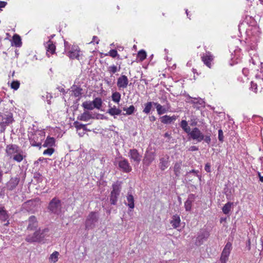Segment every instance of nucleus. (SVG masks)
I'll use <instances>...</instances> for the list:
<instances>
[{
  "label": "nucleus",
  "instance_id": "nucleus-22",
  "mask_svg": "<svg viewBox=\"0 0 263 263\" xmlns=\"http://www.w3.org/2000/svg\"><path fill=\"white\" fill-rule=\"evenodd\" d=\"M195 199V196L193 194H190L188 196L187 199L184 203V207L186 211H190L192 209V204Z\"/></svg>",
  "mask_w": 263,
  "mask_h": 263
},
{
  "label": "nucleus",
  "instance_id": "nucleus-31",
  "mask_svg": "<svg viewBox=\"0 0 263 263\" xmlns=\"http://www.w3.org/2000/svg\"><path fill=\"white\" fill-rule=\"evenodd\" d=\"M55 143V139L53 137H48L44 143L43 145V146L44 147H51L54 145Z\"/></svg>",
  "mask_w": 263,
  "mask_h": 263
},
{
  "label": "nucleus",
  "instance_id": "nucleus-18",
  "mask_svg": "<svg viewBox=\"0 0 263 263\" xmlns=\"http://www.w3.org/2000/svg\"><path fill=\"white\" fill-rule=\"evenodd\" d=\"M155 155L154 152L147 151L143 160V163L147 166L149 165L155 159Z\"/></svg>",
  "mask_w": 263,
  "mask_h": 263
},
{
  "label": "nucleus",
  "instance_id": "nucleus-1",
  "mask_svg": "<svg viewBox=\"0 0 263 263\" xmlns=\"http://www.w3.org/2000/svg\"><path fill=\"white\" fill-rule=\"evenodd\" d=\"M5 151L8 157L18 163L26 158L25 153L16 144L7 145Z\"/></svg>",
  "mask_w": 263,
  "mask_h": 263
},
{
  "label": "nucleus",
  "instance_id": "nucleus-9",
  "mask_svg": "<svg viewBox=\"0 0 263 263\" xmlns=\"http://www.w3.org/2000/svg\"><path fill=\"white\" fill-rule=\"evenodd\" d=\"M39 204V200H30L24 203L23 208L28 212L34 213L37 210Z\"/></svg>",
  "mask_w": 263,
  "mask_h": 263
},
{
  "label": "nucleus",
  "instance_id": "nucleus-25",
  "mask_svg": "<svg viewBox=\"0 0 263 263\" xmlns=\"http://www.w3.org/2000/svg\"><path fill=\"white\" fill-rule=\"evenodd\" d=\"M126 200L127 202L125 204L131 209L130 211H132L135 207L134 198L133 196L129 193H128L126 196Z\"/></svg>",
  "mask_w": 263,
  "mask_h": 263
},
{
  "label": "nucleus",
  "instance_id": "nucleus-50",
  "mask_svg": "<svg viewBox=\"0 0 263 263\" xmlns=\"http://www.w3.org/2000/svg\"><path fill=\"white\" fill-rule=\"evenodd\" d=\"M250 89L254 92H256L257 91V84L256 83H253V82H251Z\"/></svg>",
  "mask_w": 263,
  "mask_h": 263
},
{
  "label": "nucleus",
  "instance_id": "nucleus-29",
  "mask_svg": "<svg viewBox=\"0 0 263 263\" xmlns=\"http://www.w3.org/2000/svg\"><path fill=\"white\" fill-rule=\"evenodd\" d=\"M40 136L41 137L40 140H35V137H37V135H36L35 136L33 137L32 138L30 139V142L31 145L34 146H37V147H40L42 145V141L43 140V136L40 134Z\"/></svg>",
  "mask_w": 263,
  "mask_h": 263
},
{
  "label": "nucleus",
  "instance_id": "nucleus-4",
  "mask_svg": "<svg viewBox=\"0 0 263 263\" xmlns=\"http://www.w3.org/2000/svg\"><path fill=\"white\" fill-rule=\"evenodd\" d=\"M98 221V215L95 212H90L87 216L85 225L86 230L92 229Z\"/></svg>",
  "mask_w": 263,
  "mask_h": 263
},
{
  "label": "nucleus",
  "instance_id": "nucleus-48",
  "mask_svg": "<svg viewBox=\"0 0 263 263\" xmlns=\"http://www.w3.org/2000/svg\"><path fill=\"white\" fill-rule=\"evenodd\" d=\"M19 86H20V83L18 81H14L11 83V87L12 88H13L14 90H17L19 88Z\"/></svg>",
  "mask_w": 263,
  "mask_h": 263
},
{
  "label": "nucleus",
  "instance_id": "nucleus-2",
  "mask_svg": "<svg viewBox=\"0 0 263 263\" xmlns=\"http://www.w3.org/2000/svg\"><path fill=\"white\" fill-rule=\"evenodd\" d=\"M64 46V52L70 59L80 60V58L82 57L83 54L80 48L77 45L71 46L67 42L65 41Z\"/></svg>",
  "mask_w": 263,
  "mask_h": 263
},
{
  "label": "nucleus",
  "instance_id": "nucleus-6",
  "mask_svg": "<svg viewBox=\"0 0 263 263\" xmlns=\"http://www.w3.org/2000/svg\"><path fill=\"white\" fill-rule=\"evenodd\" d=\"M48 209L52 213L59 214L61 210V201L57 198H53L49 202Z\"/></svg>",
  "mask_w": 263,
  "mask_h": 263
},
{
  "label": "nucleus",
  "instance_id": "nucleus-5",
  "mask_svg": "<svg viewBox=\"0 0 263 263\" xmlns=\"http://www.w3.org/2000/svg\"><path fill=\"white\" fill-rule=\"evenodd\" d=\"M112 190L110 193V201L112 205L117 203L118 197L121 191V186L118 183H114L112 185Z\"/></svg>",
  "mask_w": 263,
  "mask_h": 263
},
{
  "label": "nucleus",
  "instance_id": "nucleus-46",
  "mask_svg": "<svg viewBox=\"0 0 263 263\" xmlns=\"http://www.w3.org/2000/svg\"><path fill=\"white\" fill-rule=\"evenodd\" d=\"M3 167L5 169V173L9 172L12 168V166L9 162H7L6 164H4Z\"/></svg>",
  "mask_w": 263,
  "mask_h": 263
},
{
  "label": "nucleus",
  "instance_id": "nucleus-11",
  "mask_svg": "<svg viewBox=\"0 0 263 263\" xmlns=\"http://www.w3.org/2000/svg\"><path fill=\"white\" fill-rule=\"evenodd\" d=\"M191 100L189 102L190 103L193 105V107L197 109H199L201 108H204L205 107L204 101L200 98H192L189 97Z\"/></svg>",
  "mask_w": 263,
  "mask_h": 263
},
{
  "label": "nucleus",
  "instance_id": "nucleus-28",
  "mask_svg": "<svg viewBox=\"0 0 263 263\" xmlns=\"http://www.w3.org/2000/svg\"><path fill=\"white\" fill-rule=\"evenodd\" d=\"M181 166H182V161H179L178 162H176L174 164V173L177 177H179L181 174Z\"/></svg>",
  "mask_w": 263,
  "mask_h": 263
},
{
  "label": "nucleus",
  "instance_id": "nucleus-42",
  "mask_svg": "<svg viewBox=\"0 0 263 263\" xmlns=\"http://www.w3.org/2000/svg\"><path fill=\"white\" fill-rule=\"evenodd\" d=\"M123 110L126 111L125 114H124L123 115H132L135 111V107L134 105H130L128 108H123Z\"/></svg>",
  "mask_w": 263,
  "mask_h": 263
},
{
  "label": "nucleus",
  "instance_id": "nucleus-32",
  "mask_svg": "<svg viewBox=\"0 0 263 263\" xmlns=\"http://www.w3.org/2000/svg\"><path fill=\"white\" fill-rule=\"evenodd\" d=\"M91 118L92 116L91 114H90L88 111H84L78 117V119L80 120L86 122L88 121Z\"/></svg>",
  "mask_w": 263,
  "mask_h": 263
},
{
  "label": "nucleus",
  "instance_id": "nucleus-15",
  "mask_svg": "<svg viewBox=\"0 0 263 263\" xmlns=\"http://www.w3.org/2000/svg\"><path fill=\"white\" fill-rule=\"evenodd\" d=\"M25 240L29 243L40 242L41 237L39 236V231H36L32 234L28 235Z\"/></svg>",
  "mask_w": 263,
  "mask_h": 263
},
{
  "label": "nucleus",
  "instance_id": "nucleus-20",
  "mask_svg": "<svg viewBox=\"0 0 263 263\" xmlns=\"http://www.w3.org/2000/svg\"><path fill=\"white\" fill-rule=\"evenodd\" d=\"M20 181L18 177L11 178L7 183V187L9 190H12L16 187Z\"/></svg>",
  "mask_w": 263,
  "mask_h": 263
},
{
  "label": "nucleus",
  "instance_id": "nucleus-53",
  "mask_svg": "<svg viewBox=\"0 0 263 263\" xmlns=\"http://www.w3.org/2000/svg\"><path fill=\"white\" fill-rule=\"evenodd\" d=\"M52 98V96L51 94L46 92V100L48 103V104H50V99Z\"/></svg>",
  "mask_w": 263,
  "mask_h": 263
},
{
  "label": "nucleus",
  "instance_id": "nucleus-57",
  "mask_svg": "<svg viewBox=\"0 0 263 263\" xmlns=\"http://www.w3.org/2000/svg\"><path fill=\"white\" fill-rule=\"evenodd\" d=\"M7 4V3L4 1H0V8H4Z\"/></svg>",
  "mask_w": 263,
  "mask_h": 263
},
{
  "label": "nucleus",
  "instance_id": "nucleus-30",
  "mask_svg": "<svg viewBox=\"0 0 263 263\" xmlns=\"http://www.w3.org/2000/svg\"><path fill=\"white\" fill-rule=\"evenodd\" d=\"M233 203L231 202H228L226 204L224 205L223 206L222 210V212L228 215L230 213V211L232 209Z\"/></svg>",
  "mask_w": 263,
  "mask_h": 263
},
{
  "label": "nucleus",
  "instance_id": "nucleus-7",
  "mask_svg": "<svg viewBox=\"0 0 263 263\" xmlns=\"http://www.w3.org/2000/svg\"><path fill=\"white\" fill-rule=\"evenodd\" d=\"M13 119L12 115L11 113L8 114H4L0 116V126L1 127V132H4L6 127L8 126L10 123H12Z\"/></svg>",
  "mask_w": 263,
  "mask_h": 263
},
{
  "label": "nucleus",
  "instance_id": "nucleus-45",
  "mask_svg": "<svg viewBox=\"0 0 263 263\" xmlns=\"http://www.w3.org/2000/svg\"><path fill=\"white\" fill-rule=\"evenodd\" d=\"M74 125L77 130L80 129H83L84 130H86V125L83 124H81L78 122H74Z\"/></svg>",
  "mask_w": 263,
  "mask_h": 263
},
{
  "label": "nucleus",
  "instance_id": "nucleus-40",
  "mask_svg": "<svg viewBox=\"0 0 263 263\" xmlns=\"http://www.w3.org/2000/svg\"><path fill=\"white\" fill-rule=\"evenodd\" d=\"M121 67L120 65L118 67L117 66L115 65H111L109 66L107 68V71L112 74L115 73L116 72L119 71L120 70Z\"/></svg>",
  "mask_w": 263,
  "mask_h": 263
},
{
  "label": "nucleus",
  "instance_id": "nucleus-47",
  "mask_svg": "<svg viewBox=\"0 0 263 263\" xmlns=\"http://www.w3.org/2000/svg\"><path fill=\"white\" fill-rule=\"evenodd\" d=\"M53 152L54 149L50 147L45 149L43 152V154L44 155L51 156L53 153Z\"/></svg>",
  "mask_w": 263,
  "mask_h": 263
},
{
  "label": "nucleus",
  "instance_id": "nucleus-23",
  "mask_svg": "<svg viewBox=\"0 0 263 263\" xmlns=\"http://www.w3.org/2000/svg\"><path fill=\"white\" fill-rule=\"evenodd\" d=\"M181 219L178 215H174L172 217L170 223L174 229L178 228L180 225Z\"/></svg>",
  "mask_w": 263,
  "mask_h": 263
},
{
  "label": "nucleus",
  "instance_id": "nucleus-51",
  "mask_svg": "<svg viewBox=\"0 0 263 263\" xmlns=\"http://www.w3.org/2000/svg\"><path fill=\"white\" fill-rule=\"evenodd\" d=\"M218 139L221 142L223 141V132L221 129L218 130Z\"/></svg>",
  "mask_w": 263,
  "mask_h": 263
},
{
  "label": "nucleus",
  "instance_id": "nucleus-26",
  "mask_svg": "<svg viewBox=\"0 0 263 263\" xmlns=\"http://www.w3.org/2000/svg\"><path fill=\"white\" fill-rule=\"evenodd\" d=\"M168 159H169L168 157H167L166 158H160L159 166L161 170L164 171L168 166V165H169Z\"/></svg>",
  "mask_w": 263,
  "mask_h": 263
},
{
  "label": "nucleus",
  "instance_id": "nucleus-44",
  "mask_svg": "<svg viewBox=\"0 0 263 263\" xmlns=\"http://www.w3.org/2000/svg\"><path fill=\"white\" fill-rule=\"evenodd\" d=\"M82 89L79 87H76L72 90V95L76 97L81 96L82 92Z\"/></svg>",
  "mask_w": 263,
  "mask_h": 263
},
{
  "label": "nucleus",
  "instance_id": "nucleus-38",
  "mask_svg": "<svg viewBox=\"0 0 263 263\" xmlns=\"http://www.w3.org/2000/svg\"><path fill=\"white\" fill-rule=\"evenodd\" d=\"M82 106L84 109L87 110H92L93 109H94L92 102L90 101H87L84 102L82 104Z\"/></svg>",
  "mask_w": 263,
  "mask_h": 263
},
{
  "label": "nucleus",
  "instance_id": "nucleus-34",
  "mask_svg": "<svg viewBox=\"0 0 263 263\" xmlns=\"http://www.w3.org/2000/svg\"><path fill=\"white\" fill-rule=\"evenodd\" d=\"M9 218L7 211L4 208H0V220L3 221H6Z\"/></svg>",
  "mask_w": 263,
  "mask_h": 263
},
{
  "label": "nucleus",
  "instance_id": "nucleus-52",
  "mask_svg": "<svg viewBox=\"0 0 263 263\" xmlns=\"http://www.w3.org/2000/svg\"><path fill=\"white\" fill-rule=\"evenodd\" d=\"M198 171L195 170H192L190 171V172H187L186 175H188L190 173H194L197 177H198L199 179H200L201 176L199 175L198 174Z\"/></svg>",
  "mask_w": 263,
  "mask_h": 263
},
{
  "label": "nucleus",
  "instance_id": "nucleus-54",
  "mask_svg": "<svg viewBox=\"0 0 263 263\" xmlns=\"http://www.w3.org/2000/svg\"><path fill=\"white\" fill-rule=\"evenodd\" d=\"M204 169L206 172H211V165L209 163H207L205 164Z\"/></svg>",
  "mask_w": 263,
  "mask_h": 263
},
{
  "label": "nucleus",
  "instance_id": "nucleus-8",
  "mask_svg": "<svg viewBox=\"0 0 263 263\" xmlns=\"http://www.w3.org/2000/svg\"><path fill=\"white\" fill-rule=\"evenodd\" d=\"M161 103L163 104V105L157 102L154 103L158 114L160 115L167 112L171 108V105L166 98L163 99Z\"/></svg>",
  "mask_w": 263,
  "mask_h": 263
},
{
  "label": "nucleus",
  "instance_id": "nucleus-17",
  "mask_svg": "<svg viewBox=\"0 0 263 263\" xmlns=\"http://www.w3.org/2000/svg\"><path fill=\"white\" fill-rule=\"evenodd\" d=\"M201 60L207 67L210 68L212 67L214 57L210 52L203 54L201 57Z\"/></svg>",
  "mask_w": 263,
  "mask_h": 263
},
{
  "label": "nucleus",
  "instance_id": "nucleus-55",
  "mask_svg": "<svg viewBox=\"0 0 263 263\" xmlns=\"http://www.w3.org/2000/svg\"><path fill=\"white\" fill-rule=\"evenodd\" d=\"M99 42V40L98 39V38L96 36H93L91 43H96V44H98Z\"/></svg>",
  "mask_w": 263,
  "mask_h": 263
},
{
  "label": "nucleus",
  "instance_id": "nucleus-13",
  "mask_svg": "<svg viewBox=\"0 0 263 263\" xmlns=\"http://www.w3.org/2000/svg\"><path fill=\"white\" fill-rule=\"evenodd\" d=\"M118 165L120 168L125 173H129L132 170L128 160L125 158H122V159L118 162Z\"/></svg>",
  "mask_w": 263,
  "mask_h": 263
},
{
  "label": "nucleus",
  "instance_id": "nucleus-10",
  "mask_svg": "<svg viewBox=\"0 0 263 263\" xmlns=\"http://www.w3.org/2000/svg\"><path fill=\"white\" fill-rule=\"evenodd\" d=\"M231 250L232 244L230 242L227 243L221 255L220 261L221 263L227 262Z\"/></svg>",
  "mask_w": 263,
  "mask_h": 263
},
{
  "label": "nucleus",
  "instance_id": "nucleus-16",
  "mask_svg": "<svg viewBox=\"0 0 263 263\" xmlns=\"http://www.w3.org/2000/svg\"><path fill=\"white\" fill-rule=\"evenodd\" d=\"M28 224L27 228L28 230L33 231L38 227V221L34 216H31L28 220Z\"/></svg>",
  "mask_w": 263,
  "mask_h": 263
},
{
  "label": "nucleus",
  "instance_id": "nucleus-14",
  "mask_svg": "<svg viewBox=\"0 0 263 263\" xmlns=\"http://www.w3.org/2000/svg\"><path fill=\"white\" fill-rule=\"evenodd\" d=\"M128 82L127 77L125 75H121L117 79V86L119 89L126 88L128 85Z\"/></svg>",
  "mask_w": 263,
  "mask_h": 263
},
{
  "label": "nucleus",
  "instance_id": "nucleus-37",
  "mask_svg": "<svg viewBox=\"0 0 263 263\" xmlns=\"http://www.w3.org/2000/svg\"><path fill=\"white\" fill-rule=\"evenodd\" d=\"M59 253L57 251L53 252L49 256V260L51 263H55L58 260Z\"/></svg>",
  "mask_w": 263,
  "mask_h": 263
},
{
  "label": "nucleus",
  "instance_id": "nucleus-36",
  "mask_svg": "<svg viewBox=\"0 0 263 263\" xmlns=\"http://www.w3.org/2000/svg\"><path fill=\"white\" fill-rule=\"evenodd\" d=\"M180 127L186 133L189 134L191 131V128L188 125V123L186 120H182L180 123Z\"/></svg>",
  "mask_w": 263,
  "mask_h": 263
},
{
  "label": "nucleus",
  "instance_id": "nucleus-12",
  "mask_svg": "<svg viewBox=\"0 0 263 263\" xmlns=\"http://www.w3.org/2000/svg\"><path fill=\"white\" fill-rule=\"evenodd\" d=\"M129 157L131 160L139 164L141 161L142 156L139 153L136 149H132L128 153Z\"/></svg>",
  "mask_w": 263,
  "mask_h": 263
},
{
  "label": "nucleus",
  "instance_id": "nucleus-19",
  "mask_svg": "<svg viewBox=\"0 0 263 263\" xmlns=\"http://www.w3.org/2000/svg\"><path fill=\"white\" fill-rule=\"evenodd\" d=\"M45 46L46 49V54L48 57L55 53V46L50 40L45 44Z\"/></svg>",
  "mask_w": 263,
  "mask_h": 263
},
{
  "label": "nucleus",
  "instance_id": "nucleus-49",
  "mask_svg": "<svg viewBox=\"0 0 263 263\" xmlns=\"http://www.w3.org/2000/svg\"><path fill=\"white\" fill-rule=\"evenodd\" d=\"M108 55L112 58H115L118 55V54L116 50L112 49L109 51Z\"/></svg>",
  "mask_w": 263,
  "mask_h": 263
},
{
  "label": "nucleus",
  "instance_id": "nucleus-62",
  "mask_svg": "<svg viewBox=\"0 0 263 263\" xmlns=\"http://www.w3.org/2000/svg\"><path fill=\"white\" fill-rule=\"evenodd\" d=\"M42 98L43 100H45L46 99V93L44 95L42 96Z\"/></svg>",
  "mask_w": 263,
  "mask_h": 263
},
{
  "label": "nucleus",
  "instance_id": "nucleus-27",
  "mask_svg": "<svg viewBox=\"0 0 263 263\" xmlns=\"http://www.w3.org/2000/svg\"><path fill=\"white\" fill-rule=\"evenodd\" d=\"M37 231H39V236L41 237V242H44L46 238L49 236L48 234L49 229L48 228H45L43 230L39 229Z\"/></svg>",
  "mask_w": 263,
  "mask_h": 263
},
{
  "label": "nucleus",
  "instance_id": "nucleus-41",
  "mask_svg": "<svg viewBox=\"0 0 263 263\" xmlns=\"http://www.w3.org/2000/svg\"><path fill=\"white\" fill-rule=\"evenodd\" d=\"M13 42L15 46L20 47L21 46L22 42L20 36L18 35L15 34L13 36Z\"/></svg>",
  "mask_w": 263,
  "mask_h": 263
},
{
  "label": "nucleus",
  "instance_id": "nucleus-60",
  "mask_svg": "<svg viewBox=\"0 0 263 263\" xmlns=\"http://www.w3.org/2000/svg\"><path fill=\"white\" fill-rule=\"evenodd\" d=\"M2 177H3V172L2 170H0V182H1L2 180Z\"/></svg>",
  "mask_w": 263,
  "mask_h": 263
},
{
  "label": "nucleus",
  "instance_id": "nucleus-58",
  "mask_svg": "<svg viewBox=\"0 0 263 263\" xmlns=\"http://www.w3.org/2000/svg\"><path fill=\"white\" fill-rule=\"evenodd\" d=\"M242 73L246 76H247V74H248V70L247 69H246V68H243L242 69Z\"/></svg>",
  "mask_w": 263,
  "mask_h": 263
},
{
  "label": "nucleus",
  "instance_id": "nucleus-61",
  "mask_svg": "<svg viewBox=\"0 0 263 263\" xmlns=\"http://www.w3.org/2000/svg\"><path fill=\"white\" fill-rule=\"evenodd\" d=\"M197 122L194 121H192L191 123V125L192 126H195L197 125Z\"/></svg>",
  "mask_w": 263,
  "mask_h": 263
},
{
  "label": "nucleus",
  "instance_id": "nucleus-33",
  "mask_svg": "<svg viewBox=\"0 0 263 263\" xmlns=\"http://www.w3.org/2000/svg\"><path fill=\"white\" fill-rule=\"evenodd\" d=\"M92 102L93 103L94 108H96L97 109H100L102 107V100L101 98L98 97L96 98Z\"/></svg>",
  "mask_w": 263,
  "mask_h": 263
},
{
  "label": "nucleus",
  "instance_id": "nucleus-24",
  "mask_svg": "<svg viewBox=\"0 0 263 263\" xmlns=\"http://www.w3.org/2000/svg\"><path fill=\"white\" fill-rule=\"evenodd\" d=\"M109 108L107 110V113H108L110 115L114 116V118H115V116H118L121 115L122 110L119 108H117L116 106H114L112 107L109 106Z\"/></svg>",
  "mask_w": 263,
  "mask_h": 263
},
{
  "label": "nucleus",
  "instance_id": "nucleus-39",
  "mask_svg": "<svg viewBox=\"0 0 263 263\" xmlns=\"http://www.w3.org/2000/svg\"><path fill=\"white\" fill-rule=\"evenodd\" d=\"M121 94L117 91L114 92L112 93L111 95V99L112 100L116 103H119L121 100Z\"/></svg>",
  "mask_w": 263,
  "mask_h": 263
},
{
  "label": "nucleus",
  "instance_id": "nucleus-63",
  "mask_svg": "<svg viewBox=\"0 0 263 263\" xmlns=\"http://www.w3.org/2000/svg\"><path fill=\"white\" fill-rule=\"evenodd\" d=\"M259 180L261 182H263V176L260 177Z\"/></svg>",
  "mask_w": 263,
  "mask_h": 263
},
{
  "label": "nucleus",
  "instance_id": "nucleus-43",
  "mask_svg": "<svg viewBox=\"0 0 263 263\" xmlns=\"http://www.w3.org/2000/svg\"><path fill=\"white\" fill-rule=\"evenodd\" d=\"M146 57V52L143 50H141L138 53V58L140 61H143Z\"/></svg>",
  "mask_w": 263,
  "mask_h": 263
},
{
  "label": "nucleus",
  "instance_id": "nucleus-3",
  "mask_svg": "<svg viewBox=\"0 0 263 263\" xmlns=\"http://www.w3.org/2000/svg\"><path fill=\"white\" fill-rule=\"evenodd\" d=\"M188 135L191 139L195 140L197 142H200L202 140H204L206 143L209 144L211 141L210 136H204L201 130L197 127H195L191 130L188 134Z\"/></svg>",
  "mask_w": 263,
  "mask_h": 263
},
{
  "label": "nucleus",
  "instance_id": "nucleus-21",
  "mask_svg": "<svg viewBox=\"0 0 263 263\" xmlns=\"http://www.w3.org/2000/svg\"><path fill=\"white\" fill-rule=\"evenodd\" d=\"M177 119V116L173 115L170 116L168 115H165L161 118V121L162 123L165 124H171Z\"/></svg>",
  "mask_w": 263,
  "mask_h": 263
},
{
  "label": "nucleus",
  "instance_id": "nucleus-56",
  "mask_svg": "<svg viewBox=\"0 0 263 263\" xmlns=\"http://www.w3.org/2000/svg\"><path fill=\"white\" fill-rule=\"evenodd\" d=\"M105 82L107 84V85L109 86H112V85L113 84V83L111 81H110L107 79H105Z\"/></svg>",
  "mask_w": 263,
  "mask_h": 263
},
{
  "label": "nucleus",
  "instance_id": "nucleus-59",
  "mask_svg": "<svg viewBox=\"0 0 263 263\" xmlns=\"http://www.w3.org/2000/svg\"><path fill=\"white\" fill-rule=\"evenodd\" d=\"M190 149L192 151H194L198 150V148L195 146H193L190 147Z\"/></svg>",
  "mask_w": 263,
  "mask_h": 263
},
{
  "label": "nucleus",
  "instance_id": "nucleus-64",
  "mask_svg": "<svg viewBox=\"0 0 263 263\" xmlns=\"http://www.w3.org/2000/svg\"><path fill=\"white\" fill-rule=\"evenodd\" d=\"M259 1L261 5H263V0H259Z\"/></svg>",
  "mask_w": 263,
  "mask_h": 263
},
{
  "label": "nucleus",
  "instance_id": "nucleus-35",
  "mask_svg": "<svg viewBox=\"0 0 263 263\" xmlns=\"http://www.w3.org/2000/svg\"><path fill=\"white\" fill-rule=\"evenodd\" d=\"M154 102H148L144 104V108L143 110V112L146 114H148L154 105Z\"/></svg>",
  "mask_w": 263,
  "mask_h": 263
}]
</instances>
